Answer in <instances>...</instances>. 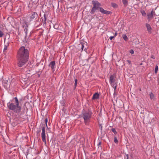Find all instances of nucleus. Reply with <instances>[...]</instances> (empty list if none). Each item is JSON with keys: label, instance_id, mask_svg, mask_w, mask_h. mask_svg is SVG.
Wrapping results in <instances>:
<instances>
[{"label": "nucleus", "instance_id": "1", "mask_svg": "<svg viewBox=\"0 0 159 159\" xmlns=\"http://www.w3.org/2000/svg\"><path fill=\"white\" fill-rule=\"evenodd\" d=\"M7 107L9 109L18 114H20L21 107L17 97L13 98L11 100L7 103Z\"/></svg>", "mask_w": 159, "mask_h": 159}, {"label": "nucleus", "instance_id": "2", "mask_svg": "<svg viewBox=\"0 0 159 159\" xmlns=\"http://www.w3.org/2000/svg\"><path fill=\"white\" fill-rule=\"evenodd\" d=\"M17 56L18 57L28 58L29 56L28 50L25 49L24 47H21L19 49Z\"/></svg>", "mask_w": 159, "mask_h": 159}, {"label": "nucleus", "instance_id": "3", "mask_svg": "<svg viewBox=\"0 0 159 159\" xmlns=\"http://www.w3.org/2000/svg\"><path fill=\"white\" fill-rule=\"evenodd\" d=\"M92 4L93 5V7L92 8L90 13L91 14H94L96 11L101 6L100 4L97 1H92Z\"/></svg>", "mask_w": 159, "mask_h": 159}, {"label": "nucleus", "instance_id": "4", "mask_svg": "<svg viewBox=\"0 0 159 159\" xmlns=\"http://www.w3.org/2000/svg\"><path fill=\"white\" fill-rule=\"evenodd\" d=\"M78 47L79 50H81V51L83 50L85 52L86 51L87 46V43L85 42H80V43L79 44Z\"/></svg>", "mask_w": 159, "mask_h": 159}, {"label": "nucleus", "instance_id": "5", "mask_svg": "<svg viewBox=\"0 0 159 159\" xmlns=\"http://www.w3.org/2000/svg\"><path fill=\"white\" fill-rule=\"evenodd\" d=\"M28 59V58H27L18 57V66L20 67H21L23 66L27 61Z\"/></svg>", "mask_w": 159, "mask_h": 159}, {"label": "nucleus", "instance_id": "6", "mask_svg": "<svg viewBox=\"0 0 159 159\" xmlns=\"http://www.w3.org/2000/svg\"><path fill=\"white\" fill-rule=\"evenodd\" d=\"M38 17L37 14L35 12H33L31 13V15H29L28 16L27 20L29 22H31L34 19H36Z\"/></svg>", "mask_w": 159, "mask_h": 159}, {"label": "nucleus", "instance_id": "7", "mask_svg": "<svg viewBox=\"0 0 159 159\" xmlns=\"http://www.w3.org/2000/svg\"><path fill=\"white\" fill-rule=\"evenodd\" d=\"M92 113L90 111L85 112L83 113L84 119V120L87 121L91 117Z\"/></svg>", "mask_w": 159, "mask_h": 159}, {"label": "nucleus", "instance_id": "8", "mask_svg": "<svg viewBox=\"0 0 159 159\" xmlns=\"http://www.w3.org/2000/svg\"><path fill=\"white\" fill-rule=\"evenodd\" d=\"M45 129L44 126H43L42 128V132L41 133V137L42 141L46 144V135L45 134Z\"/></svg>", "mask_w": 159, "mask_h": 159}, {"label": "nucleus", "instance_id": "9", "mask_svg": "<svg viewBox=\"0 0 159 159\" xmlns=\"http://www.w3.org/2000/svg\"><path fill=\"white\" fill-rule=\"evenodd\" d=\"M154 15H155V13L153 10H152L147 14L148 19V21H150L153 18Z\"/></svg>", "mask_w": 159, "mask_h": 159}, {"label": "nucleus", "instance_id": "10", "mask_svg": "<svg viewBox=\"0 0 159 159\" xmlns=\"http://www.w3.org/2000/svg\"><path fill=\"white\" fill-rule=\"evenodd\" d=\"M100 11L102 14H105L107 15L111 14L112 13V12L110 11L104 10L102 7L100 8Z\"/></svg>", "mask_w": 159, "mask_h": 159}, {"label": "nucleus", "instance_id": "11", "mask_svg": "<svg viewBox=\"0 0 159 159\" xmlns=\"http://www.w3.org/2000/svg\"><path fill=\"white\" fill-rule=\"evenodd\" d=\"M55 61H52L50 62L48 65L49 67H50L52 70L53 71L55 70Z\"/></svg>", "mask_w": 159, "mask_h": 159}, {"label": "nucleus", "instance_id": "12", "mask_svg": "<svg viewBox=\"0 0 159 159\" xmlns=\"http://www.w3.org/2000/svg\"><path fill=\"white\" fill-rule=\"evenodd\" d=\"M145 26L148 32L149 33H151L152 31V28L150 25L148 23H146Z\"/></svg>", "mask_w": 159, "mask_h": 159}, {"label": "nucleus", "instance_id": "13", "mask_svg": "<svg viewBox=\"0 0 159 159\" xmlns=\"http://www.w3.org/2000/svg\"><path fill=\"white\" fill-rule=\"evenodd\" d=\"M115 78L116 77L114 75H111L110 76L109 79V82L110 84H111L115 82Z\"/></svg>", "mask_w": 159, "mask_h": 159}, {"label": "nucleus", "instance_id": "14", "mask_svg": "<svg viewBox=\"0 0 159 159\" xmlns=\"http://www.w3.org/2000/svg\"><path fill=\"white\" fill-rule=\"evenodd\" d=\"M22 71L23 72H25L26 74H30V69H28L27 68L25 67L24 69L22 70Z\"/></svg>", "mask_w": 159, "mask_h": 159}, {"label": "nucleus", "instance_id": "15", "mask_svg": "<svg viewBox=\"0 0 159 159\" xmlns=\"http://www.w3.org/2000/svg\"><path fill=\"white\" fill-rule=\"evenodd\" d=\"M99 94L98 93H95L93 95L92 99H95L99 98Z\"/></svg>", "mask_w": 159, "mask_h": 159}, {"label": "nucleus", "instance_id": "16", "mask_svg": "<svg viewBox=\"0 0 159 159\" xmlns=\"http://www.w3.org/2000/svg\"><path fill=\"white\" fill-rule=\"evenodd\" d=\"M150 96L151 99H155V96L154 94L152 93H150Z\"/></svg>", "mask_w": 159, "mask_h": 159}, {"label": "nucleus", "instance_id": "17", "mask_svg": "<svg viewBox=\"0 0 159 159\" xmlns=\"http://www.w3.org/2000/svg\"><path fill=\"white\" fill-rule=\"evenodd\" d=\"M122 2L125 6H127L128 4V1L127 0H122Z\"/></svg>", "mask_w": 159, "mask_h": 159}, {"label": "nucleus", "instance_id": "18", "mask_svg": "<svg viewBox=\"0 0 159 159\" xmlns=\"http://www.w3.org/2000/svg\"><path fill=\"white\" fill-rule=\"evenodd\" d=\"M117 32H116L114 34V35L113 36H111L110 37V39L111 40L112 39L114 38V37H116V36L117 35Z\"/></svg>", "mask_w": 159, "mask_h": 159}, {"label": "nucleus", "instance_id": "19", "mask_svg": "<svg viewBox=\"0 0 159 159\" xmlns=\"http://www.w3.org/2000/svg\"><path fill=\"white\" fill-rule=\"evenodd\" d=\"M140 12L143 16H146V14L144 10H141Z\"/></svg>", "mask_w": 159, "mask_h": 159}, {"label": "nucleus", "instance_id": "20", "mask_svg": "<svg viewBox=\"0 0 159 159\" xmlns=\"http://www.w3.org/2000/svg\"><path fill=\"white\" fill-rule=\"evenodd\" d=\"M123 38V39L125 41H127L128 39V37L125 34H123L122 36Z\"/></svg>", "mask_w": 159, "mask_h": 159}, {"label": "nucleus", "instance_id": "21", "mask_svg": "<svg viewBox=\"0 0 159 159\" xmlns=\"http://www.w3.org/2000/svg\"><path fill=\"white\" fill-rule=\"evenodd\" d=\"M46 15L45 14H44V15L43 19V21H44V24L46 23Z\"/></svg>", "mask_w": 159, "mask_h": 159}, {"label": "nucleus", "instance_id": "22", "mask_svg": "<svg viewBox=\"0 0 159 159\" xmlns=\"http://www.w3.org/2000/svg\"><path fill=\"white\" fill-rule=\"evenodd\" d=\"M111 131L114 133L115 134H117V132L116 131L115 128H113L111 129Z\"/></svg>", "mask_w": 159, "mask_h": 159}, {"label": "nucleus", "instance_id": "23", "mask_svg": "<svg viewBox=\"0 0 159 159\" xmlns=\"http://www.w3.org/2000/svg\"><path fill=\"white\" fill-rule=\"evenodd\" d=\"M111 6L113 7L114 8H116L117 7V5L116 3H111Z\"/></svg>", "mask_w": 159, "mask_h": 159}, {"label": "nucleus", "instance_id": "24", "mask_svg": "<svg viewBox=\"0 0 159 159\" xmlns=\"http://www.w3.org/2000/svg\"><path fill=\"white\" fill-rule=\"evenodd\" d=\"M114 142L116 143H117L118 141L116 137L115 136L114 137Z\"/></svg>", "mask_w": 159, "mask_h": 159}, {"label": "nucleus", "instance_id": "25", "mask_svg": "<svg viewBox=\"0 0 159 159\" xmlns=\"http://www.w3.org/2000/svg\"><path fill=\"white\" fill-rule=\"evenodd\" d=\"M158 70V67L157 66H156L155 69V73H157V72Z\"/></svg>", "mask_w": 159, "mask_h": 159}, {"label": "nucleus", "instance_id": "26", "mask_svg": "<svg viewBox=\"0 0 159 159\" xmlns=\"http://www.w3.org/2000/svg\"><path fill=\"white\" fill-rule=\"evenodd\" d=\"M4 35V33L2 31L0 30V38L2 37Z\"/></svg>", "mask_w": 159, "mask_h": 159}, {"label": "nucleus", "instance_id": "27", "mask_svg": "<svg viewBox=\"0 0 159 159\" xmlns=\"http://www.w3.org/2000/svg\"><path fill=\"white\" fill-rule=\"evenodd\" d=\"M75 88L76 86H77V79H75Z\"/></svg>", "mask_w": 159, "mask_h": 159}, {"label": "nucleus", "instance_id": "28", "mask_svg": "<svg viewBox=\"0 0 159 159\" xmlns=\"http://www.w3.org/2000/svg\"><path fill=\"white\" fill-rule=\"evenodd\" d=\"M8 45H5L3 49V51H5L7 49Z\"/></svg>", "mask_w": 159, "mask_h": 159}, {"label": "nucleus", "instance_id": "29", "mask_svg": "<svg viewBox=\"0 0 159 159\" xmlns=\"http://www.w3.org/2000/svg\"><path fill=\"white\" fill-rule=\"evenodd\" d=\"M27 26H26V28L25 27V29H24V31H25V33H26V34H27Z\"/></svg>", "mask_w": 159, "mask_h": 159}, {"label": "nucleus", "instance_id": "30", "mask_svg": "<svg viewBox=\"0 0 159 159\" xmlns=\"http://www.w3.org/2000/svg\"><path fill=\"white\" fill-rule=\"evenodd\" d=\"M129 52L132 54H133L134 53V52L133 50L131 49L129 51Z\"/></svg>", "mask_w": 159, "mask_h": 159}, {"label": "nucleus", "instance_id": "31", "mask_svg": "<svg viewBox=\"0 0 159 159\" xmlns=\"http://www.w3.org/2000/svg\"><path fill=\"white\" fill-rule=\"evenodd\" d=\"M45 123H46V125L47 126V122H48V119H47V118L45 119Z\"/></svg>", "mask_w": 159, "mask_h": 159}, {"label": "nucleus", "instance_id": "32", "mask_svg": "<svg viewBox=\"0 0 159 159\" xmlns=\"http://www.w3.org/2000/svg\"><path fill=\"white\" fill-rule=\"evenodd\" d=\"M126 61L128 62V63L129 64H131V61H129V60H127Z\"/></svg>", "mask_w": 159, "mask_h": 159}, {"label": "nucleus", "instance_id": "33", "mask_svg": "<svg viewBox=\"0 0 159 159\" xmlns=\"http://www.w3.org/2000/svg\"><path fill=\"white\" fill-rule=\"evenodd\" d=\"M151 58L153 59H155V56L154 55H152Z\"/></svg>", "mask_w": 159, "mask_h": 159}, {"label": "nucleus", "instance_id": "34", "mask_svg": "<svg viewBox=\"0 0 159 159\" xmlns=\"http://www.w3.org/2000/svg\"><path fill=\"white\" fill-rule=\"evenodd\" d=\"M63 1L64 0H59V2L62 3Z\"/></svg>", "mask_w": 159, "mask_h": 159}, {"label": "nucleus", "instance_id": "35", "mask_svg": "<svg viewBox=\"0 0 159 159\" xmlns=\"http://www.w3.org/2000/svg\"><path fill=\"white\" fill-rule=\"evenodd\" d=\"M127 158L126 159H129V155L128 154L126 155Z\"/></svg>", "mask_w": 159, "mask_h": 159}, {"label": "nucleus", "instance_id": "36", "mask_svg": "<svg viewBox=\"0 0 159 159\" xmlns=\"http://www.w3.org/2000/svg\"><path fill=\"white\" fill-rule=\"evenodd\" d=\"M24 113L22 111L21 113L20 114V115H23Z\"/></svg>", "mask_w": 159, "mask_h": 159}, {"label": "nucleus", "instance_id": "37", "mask_svg": "<svg viewBox=\"0 0 159 159\" xmlns=\"http://www.w3.org/2000/svg\"><path fill=\"white\" fill-rule=\"evenodd\" d=\"M114 90H116V86L115 87V88H114Z\"/></svg>", "mask_w": 159, "mask_h": 159}, {"label": "nucleus", "instance_id": "38", "mask_svg": "<svg viewBox=\"0 0 159 159\" xmlns=\"http://www.w3.org/2000/svg\"><path fill=\"white\" fill-rule=\"evenodd\" d=\"M140 65H142V63H140Z\"/></svg>", "mask_w": 159, "mask_h": 159}, {"label": "nucleus", "instance_id": "39", "mask_svg": "<svg viewBox=\"0 0 159 159\" xmlns=\"http://www.w3.org/2000/svg\"><path fill=\"white\" fill-rule=\"evenodd\" d=\"M115 92L114 93V96H115Z\"/></svg>", "mask_w": 159, "mask_h": 159}, {"label": "nucleus", "instance_id": "40", "mask_svg": "<svg viewBox=\"0 0 159 159\" xmlns=\"http://www.w3.org/2000/svg\"><path fill=\"white\" fill-rule=\"evenodd\" d=\"M101 143L100 142V143H99V144H99V145L100 144H101Z\"/></svg>", "mask_w": 159, "mask_h": 159}, {"label": "nucleus", "instance_id": "41", "mask_svg": "<svg viewBox=\"0 0 159 159\" xmlns=\"http://www.w3.org/2000/svg\"><path fill=\"white\" fill-rule=\"evenodd\" d=\"M102 126H101V129H102Z\"/></svg>", "mask_w": 159, "mask_h": 159}]
</instances>
